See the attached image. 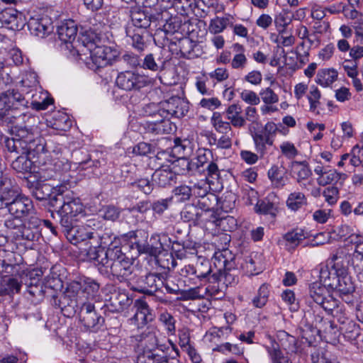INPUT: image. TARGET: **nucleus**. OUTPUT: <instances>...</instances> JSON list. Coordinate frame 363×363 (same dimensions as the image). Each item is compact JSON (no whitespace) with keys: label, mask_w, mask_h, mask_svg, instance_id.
<instances>
[{"label":"nucleus","mask_w":363,"mask_h":363,"mask_svg":"<svg viewBox=\"0 0 363 363\" xmlns=\"http://www.w3.org/2000/svg\"><path fill=\"white\" fill-rule=\"evenodd\" d=\"M131 24L126 28L127 36L132 39V45L139 52L144 50L151 37L150 27L156 17L147 10L134 8L130 11Z\"/></svg>","instance_id":"f257e3e1"},{"label":"nucleus","mask_w":363,"mask_h":363,"mask_svg":"<svg viewBox=\"0 0 363 363\" xmlns=\"http://www.w3.org/2000/svg\"><path fill=\"white\" fill-rule=\"evenodd\" d=\"M126 247L115 245L113 250L109 252V259L106 267L110 268L111 274L120 282L126 281L133 274V258L129 257L123 252Z\"/></svg>","instance_id":"f03ea898"},{"label":"nucleus","mask_w":363,"mask_h":363,"mask_svg":"<svg viewBox=\"0 0 363 363\" xmlns=\"http://www.w3.org/2000/svg\"><path fill=\"white\" fill-rule=\"evenodd\" d=\"M228 251L224 250L214 255V264L218 269L210 277L212 284H222L225 288L238 281L237 272L234 267L235 262L233 259H228Z\"/></svg>","instance_id":"7ed1b4c3"},{"label":"nucleus","mask_w":363,"mask_h":363,"mask_svg":"<svg viewBox=\"0 0 363 363\" xmlns=\"http://www.w3.org/2000/svg\"><path fill=\"white\" fill-rule=\"evenodd\" d=\"M65 186L58 187V193L50 199V206L59 208V213H65L77 217L84 212V206L79 199L73 196L70 191H65Z\"/></svg>","instance_id":"20e7f679"},{"label":"nucleus","mask_w":363,"mask_h":363,"mask_svg":"<svg viewBox=\"0 0 363 363\" xmlns=\"http://www.w3.org/2000/svg\"><path fill=\"white\" fill-rule=\"evenodd\" d=\"M30 125H13L12 138L5 137L4 144L6 150L10 153L25 154L26 147L35 138Z\"/></svg>","instance_id":"39448f33"},{"label":"nucleus","mask_w":363,"mask_h":363,"mask_svg":"<svg viewBox=\"0 0 363 363\" xmlns=\"http://www.w3.org/2000/svg\"><path fill=\"white\" fill-rule=\"evenodd\" d=\"M151 84L152 81L147 76L135 71L121 72L116 79V86L126 91H140Z\"/></svg>","instance_id":"423d86ee"},{"label":"nucleus","mask_w":363,"mask_h":363,"mask_svg":"<svg viewBox=\"0 0 363 363\" xmlns=\"http://www.w3.org/2000/svg\"><path fill=\"white\" fill-rule=\"evenodd\" d=\"M346 269L347 267L342 263L340 257L335 255L327 264L320 265L319 271L320 281L332 289L340 277L345 274Z\"/></svg>","instance_id":"0eeeda50"},{"label":"nucleus","mask_w":363,"mask_h":363,"mask_svg":"<svg viewBox=\"0 0 363 363\" xmlns=\"http://www.w3.org/2000/svg\"><path fill=\"white\" fill-rule=\"evenodd\" d=\"M77 312L79 320L86 330L96 333L104 326V318L96 311L94 304L90 300L82 302Z\"/></svg>","instance_id":"6e6552de"},{"label":"nucleus","mask_w":363,"mask_h":363,"mask_svg":"<svg viewBox=\"0 0 363 363\" xmlns=\"http://www.w3.org/2000/svg\"><path fill=\"white\" fill-rule=\"evenodd\" d=\"M308 296L324 311H330L337 306V299L330 294L326 286L321 281H315L308 286Z\"/></svg>","instance_id":"1a4fd4ad"},{"label":"nucleus","mask_w":363,"mask_h":363,"mask_svg":"<svg viewBox=\"0 0 363 363\" xmlns=\"http://www.w3.org/2000/svg\"><path fill=\"white\" fill-rule=\"evenodd\" d=\"M23 186L28 189L29 193L37 200L43 201L54 196L53 194L58 193V187L46 183L45 181L36 179L35 177L30 176L23 181ZM50 203V201L49 202Z\"/></svg>","instance_id":"9d476101"},{"label":"nucleus","mask_w":363,"mask_h":363,"mask_svg":"<svg viewBox=\"0 0 363 363\" xmlns=\"http://www.w3.org/2000/svg\"><path fill=\"white\" fill-rule=\"evenodd\" d=\"M83 300L81 298H74L67 293L52 294L51 303L59 308L65 315L70 316L76 313L80 308Z\"/></svg>","instance_id":"9b49d317"},{"label":"nucleus","mask_w":363,"mask_h":363,"mask_svg":"<svg viewBox=\"0 0 363 363\" xmlns=\"http://www.w3.org/2000/svg\"><path fill=\"white\" fill-rule=\"evenodd\" d=\"M26 149L27 150L25 154L33 158L37 157L39 162L40 160L52 157V153H55V150L52 148V143L46 142L43 138H34Z\"/></svg>","instance_id":"f8f14e48"},{"label":"nucleus","mask_w":363,"mask_h":363,"mask_svg":"<svg viewBox=\"0 0 363 363\" xmlns=\"http://www.w3.org/2000/svg\"><path fill=\"white\" fill-rule=\"evenodd\" d=\"M134 306L136 308V312L135 315L129 319L130 325H133L136 326L138 329H140L154 320L155 315L152 313V310L149 307L145 300H135Z\"/></svg>","instance_id":"ddd939ff"},{"label":"nucleus","mask_w":363,"mask_h":363,"mask_svg":"<svg viewBox=\"0 0 363 363\" xmlns=\"http://www.w3.org/2000/svg\"><path fill=\"white\" fill-rule=\"evenodd\" d=\"M28 28L32 35L43 38L52 33L54 27L48 15H38L30 18Z\"/></svg>","instance_id":"4468645a"},{"label":"nucleus","mask_w":363,"mask_h":363,"mask_svg":"<svg viewBox=\"0 0 363 363\" xmlns=\"http://www.w3.org/2000/svg\"><path fill=\"white\" fill-rule=\"evenodd\" d=\"M162 112L168 117L182 118L189 111V102L179 96H172L167 100L161 101Z\"/></svg>","instance_id":"2eb2a0df"},{"label":"nucleus","mask_w":363,"mask_h":363,"mask_svg":"<svg viewBox=\"0 0 363 363\" xmlns=\"http://www.w3.org/2000/svg\"><path fill=\"white\" fill-rule=\"evenodd\" d=\"M171 243L172 239L167 234H152L147 238L144 254L157 257L166 247H169Z\"/></svg>","instance_id":"dca6fc26"},{"label":"nucleus","mask_w":363,"mask_h":363,"mask_svg":"<svg viewBox=\"0 0 363 363\" xmlns=\"http://www.w3.org/2000/svg\"><path fill=\"white\" fill-rule=\"evenodd\" d=\"M133 300L125 290L115 291L111 294L108 303L104 305L105 311L111 313H121L128 308Z\"/></svg>","instance_id":"f3484780"},{"label":"nucleus","mask_w":363,"mask_h":363,"mask_svg":"<svg viewBox=\"0 0 363 363\" xmlns=\"http://www.w3.org/2000/svg\"><path fill=\"white\" fill-rule=\"evenodd\" d=\"M155 121H146L143 124L147 133L155 135L170 134L176 130V125L165 115Z\"/></svg>","instance_id":"a211bd4d"},{"label":"nucleus","mask_w":363,"mask_h":363,"mask_svg":"<svg viewBox=\"0 0 363 363\" xmlns=\"http://www.w3.org/2000/svg\"><path fill=\"white\" fill-rule=\"evenodd\" d=\"M131 342L135 344V351L155 350L158 347L155 333L149 329L139 335L132 336Z\"/></svg>","instance_id":"6ab92c4d"},{"label":"nucleus","mask_w":363,"mask_h":363,"mask_svg":"<svg viewBox=\"0 0 363 363\" xmlns=\"http://www.w3.org/2000/svg\"><path fill=\"white\" fill-rule=\"evenodd\" d=\"M291 177L302 188H306L311 182L308 179L312 175L311 169L306 161H293L290 165Z\"/></svg>","instance_id":"aec40b11"},{"label":"nucleus","mask_w":363,"mask_h":363,"mask_svg":"<svg viewBox=\"0 0 363 363\" xmlns=\"http://www.w3.org/2000/svg\"><path fill=\"white\" fill-rule=\"evenodd\" d=\"M33 209V205L32 201L26 196H21L20 194L16 198L10 200L9 211L16 218L26 216Z\"/></svg>","instance_id":"412c9836"},{"label":"nucleus","mask_w":363,"mask_h":363,"mask_svg":"<svg viewBox=\"0 0 363 363\" xmlns=\"http://www.w3.org/2000/svg\"><path fill=\"white\" fill-rule=\"evenodd\" d=\"M2 164L0 169V195L3 199L10 201L11 199L16 198L20 194L19 187L15 179L11 178L8 174H4L1 171Z\"/></svg>","instance_id":"4be33fe9"},{"label":"nucleus","mask_w":363,"mask_h":363,"mask_svg":"<svg viewBox=\"0 0 363 363\" xmlns=\"http://www.w3.org/2000/svg\"><path fill=\"white\" fill-rule=\"evenodd\" d=\"M1 101L4 104L6 108L4 113H7L8 111L13 113V109L27 107L28 103L24 96L18 91L15 89H9L3 93Z\"/></svg>","instance_id":"5701e85b"},{"label":"nucleus","mask_w":363,"mask_h":363,"mask_svg":"<svg viewBox=\"0 0 363 363\" xmlns=\"http://www.w3.org/2000/svg\"><path fill=\"white\" fill-rule=\"evenodd\" d=\"M276 199H277V195L274 193H270L265 198L258 199L254 207L255 212L259 215H269L273 218H276L278 213Z\"/></svg>","instance_id":"b1692460"},{"label":"nucleus","mask_w":363,"mask_h":363,"mask_svg":"<svg viewBox=\"0 0 363 363\" xmlns=\"http://www.w3.org/2000/svg\"><path fill=\"white\" fill-rule=\"evenodd\" d=\"M174 45L178 46L182 57L194 59L201 55V46L189 37L180 38Z\"/></svg>","instance_id":"393cba45"},{"label":"nucleus","mask_w":363,"mask_h":363,"mask_svg":"<svg viewBox=\"0 0 363 363\" xmlns=\"http://www.w3.org/2000/svg\"><path fill=\"white\" fill-rule=\"evenodd\" d=\"M167 167L164 164H160V167L152 175V182L160 187L165 188L177 183V177L174 172Z\"/></svg>","instance_id":"a878e982"},{"label":"nucleus","mask_w":363,"mask_h":363,"mask_svg":"<svg viewBox=\"0 0 363 363\" xmlns=\"http://www.w3.org/2000/svg\"><path fill=\"white\" fill-rule=\"evenodd\" d=\"M116 245L113 242L108 245L106 250L101 245L89 247L86 252V256L88 259L96 262L98 264L103 267L107 266L109 259V252L113 251Z\"/></svg>","instance_id":"bb28decb"},{"label":"nucleus","mask_w":363,"mask_h":363,"mask_svg":"<svg viewBox=\"0 0 363 363\" xmlns=\"http://www.w3.org/2000/svg\"><path fill=\"white\" fill-rule=\"evenodd\" d=\"M0 274L2 277H9L18 272V264L16 263L14 255L11 253L7 254L6 250H0Z\"/></svg>","instance_id":"cd10ccee"},{"label":"nucleus","mask_w":363,"mask_h":363,"mask_svg":"<svg viewBox=\"0 0 363 363\" xmlns=\"http://www.w3.org/2000/svg\"><path fill=\"white\" fill-rule=\"evenodd\" d=\"M0 274L2 277H9L18 272V264L16 263L14 255L11 253L7 254L6 250H0Z\"/></svg>","instance_id":"c85d7f7f"},{"label":"nucleus","mask_w":363,"mask_h":363,"mask_svg":"<svg viewBox=\"0 0 363 363\" xmlns=\"http://www.w3.org/2000/svg\"><path fill=\"white\" fill-rule=\"evenodd\" d=\"M125 240L132 241L133 244L135 245L138 250V255L144 254L146 243L149 234L147 231L140 229L136 230H131L127 233L121 235Z\"/></svg>","instance_id":"c756f323"},{"label":"nucleus","mask_w":363,"mask_h":363,"mask_svg":"<svg viewBox=\"0 0 363 363\" xmlns=\"http://www.w3.org/2000/svg\"><path fill=\"white\" fill-rule=\"evenodd\" d=\"M167 62V60L162 56V53H150L147 55L142 61L141 67L152 72H161L165 69Z\"/></svg>","instance_id":"7c9ffc66"},{"label":"nucleus","mask_w":363,"mask_h":363,"mask_svg":"<svg viewBox=\"0 0 363 363\" xmlns=\"http://www.w3.org/2000/svg\"><path fill=\"white\" fill-rule=\"evenodd\" d=\"M58 38L64 43H72L76 38L77 28L74 21L68 20L57 26Z\"/></svg>","instance_id":"2f4dec72"},{"label":"nucleus","mask_w":363,"mask_h":363,"mask_svg":"<svg viewBox=\"0 0 363 363\" xmlns=\"http://www.w3.org/2000/svg\"><path fill=\"white\" fill-rule=\"evenodd\" d=\"M212 152L207 149L199 150L196 153V157L191 160V172L194 174L196 172H205L206 165L209 164L212 158Z\"/></svg>","instance_id":"473e14b6"},{"label":"nucleus","mask_w":363,"mask_h":363,"mask_svg":"<svg viewBox=\"0 0 363 363\" xmlns=\"http://www.w3.org/2000/svg\"><path fill=\"white\" fill-rule=\"evenodd\" d=\"M323 173L322 177L317 178L318 184L323 186L331 184H333V186L337 184L342 185L347 177L346 174L339 172L335 169L328 168L326 172Z\"/></svg>","instance_id":"72a5a7b5"},{"label":"nucleus","mask_w":363,"mask_h":363,"mask_svg":"<svg viewBox=\"0 0 363 363\" xmlns=\"http://www.w3.org/2000/svg\"><path fill=\"white\" fill-rule=\"evenodd\" d=\"M49 164L53 167L55 171L54 174L49 176L50 179H58L59 180H62L63 182L68 181V179H66V176L64 175L67 173H69L71 169V164L65 158L52 159Z\"/></svg>","instance_id":"f704fd0d"},{"label":"nucleus","mask_w":363,"mask_h":363,"mask_svg":"<svg viewBox=\"0 0 363 363\" xmlns=\"http://www.w3.org/2000/svg\"><path fill=\"white\" fill-rule=\"evenodd\" d=\"M242 110L240 105L232 104L228 106L223 114L225 115V118L230 121V123L235 127H242L246 123V119L242 116Z\"/></svg>","instance_id":"c9c22d12"},{"label":"nucleus","mask_w":363,"mask_h":363,"mask_svg":"<svg viewBox=\"0 0 363 363\" xmlns=\"http://www.w3.org/2000/svg\"><path fill=\"white\" fill-rule=\"evenodd\" d=\"M203 212L195 202L185 205L181 212V217L185 222H191L194 225L200 224Z\"/></svg>","instance_id":"e433bc0d"},{"label":"nucleus","mask_w":363,"mask_h":363,"mask_svg":"<svg viewBox=\"0 0 363 363\" xmlns=\"http://www.w3.org/2000/svg\"><path fill=\"white\" fill-rule=\"evenodd\" d=\"M194 277L200 281H208L211 283L212 268L210 261L207 259H201L196 262L194 265Z\"/></svg>","instance_id":"4c0bfd02"},{"label":"nucleus","mask_w":363,"mask_h":363,"mask_svg":"<svg viewBox=\"0 0 363 363\" xmlns=\"http://www.w3.org/2000/svg\"><path fill=\"white\" fill-rule=\"evenodd\" d=\"M89 230V229L84 227L82 224L75 225L68 233L67 239L73 245L93 239L91 232Z\"/></svg>","instance_id":"58836bf2"},{"label":"nucleus","mask_w":363,"mask_h":363,"mask_svg":"<svg viewBox=\"0 0 363 363\" xmlns=\"http://www.w3.org/2000/svg\"><path fill=\"white\" fill-rule=\"evenodd\" d=\"M81 280L83 286L84 296L88 297V300L91 301L98 295L101 283L98 279L89 277H82Z\"/></svg>","instance_id":"ea45409f"},{"label":"nucleus","mask_w":363,"mask_h":363,"mask_svg":"<svg viewBox=\"0 0 363 363\" xmlns=\"http://www.w3.org/2000/svg\"><path fill=\"white\" fill-rule=\"evenodd\" d=\"M40 235V230L32 229L23 224L21 228L15 232V240L20 244L26 245L27 242H33L37 240Z\"/></svg>","instance_id":"a19ab883"},{"label":"nucleus","mask_w":363,"mask_h":363,"mask_svg":"<svg viewBox=\"0 0 363 363\" xmlns=\"http://www.w3.org/2000/svg\"><path fill=\"white\" fill-rule=\"evenodd\" d=\"M338 72L334 68L320 69L318 71L315 82L323 86H330L337 79Z\"/></svg>","instance_id":"79ce46f5"},{"label":"nucleus","mask_w":363,"mask_h":363,"mask_svg":"<svg viewBox=\"0 0 363 363\" xmlns=\"http://www.w3.org/2000/svg\"><path fill=\"white\" fill-rule=\"evenodd\" d=\"M21 284L14 277H2L0 282V296L19 293Z\"/></svg>","instance_id":"37998d69"},{"label":"nucleus","mask_w":363,"mask_h":363,"mask_svg":"<svg viewBox=\"0 0 363 363\" xmlns=\"http://www.w3.org/2000/svg\"><path fill=\"white\" fill-rule=\"evenodd\" d=\"M27 285V293L30 297L35 298L34 301L36 302L40 301L45 296L46 286H43V283L40 281L39 279L30 278V282L26 284Z\"/></svg>","instance_id":"c03bdc74"},{"label":"nucleus","mask_w":363,"mask_h":363,"mask_svg":"<svg viewBox=\"0 0 363 363\" xmlns=\"http://www.w3.org/2000/svg\"><path fill=\"white\" fill-rule=\"evenodd\" d=\"M0 119L3 122L11 123L16 125H23V123L28 125L32 123V121H35V118L30 114L22 113L18 116H14L11 111L0 113Z\"/></svg>","instance_id":"a18cd8bd"},{"label":"nucleus","mask_w":363,"mask_h":363,"mask_svg":"<svg viewBox=\"0 0 363 363\" xmlns=\"http://www.w3.org/2000/svg\"><path fill=\"white\" fill-rule=\"evenodd\" d=\"M170 169L177 175L194 174L191 172V160L185 157H179L176 160H173L171 163Z\"/></svg>","instance_id":"49530a36"},{"label":"nucleus","mask_w":363,"mask_h":363,"mask_svg":"<svg viewBox=\"0 0 363 363\" xmlns=\"http://www.w3.org/2000/svg\"><path fill=\"white\" fill-rule=\"evenodd\" d=\"M305 238L306 235L301 229H294L283 235V239L286 242V247L289 251L294 250Z\"/></svg>","instance_id":"de8ad7c7"},{"label":"nucleus","mask_w":363,"mask_h":363,"mask_svg":"<svg viewBox=\"0 0 363 363\" xmlns=\"http://www.w3.org/2000/svg\"><path fill=\"white\" fill-rule=\"evenodd\" d=\"M208 143L211 146H216L219 149H230L232 146V134H223L217 137L216 133L212 132L206 135Z\"/></svg>","instance_id":"09e8293b"},{"label":"nucleus","mask_w":363,"mask_h":363,"mask_svg":"<svg viewBox=\"0 0 363 363\" xmlns=\"http://www.w3.org/2000/svg\"><path fill=\"white\" fill-rule=\"evenodd\" d=\"M255 145L257 152L262 157L266 152L267 145H272L273 141L269 138V134L265 130H262L259 133H255L252 135Z\"/></svg>","instance_id":"8fccbe9b"},{"label":"nucleus","mask_w":363,"mask_h":363,"mask_svg":"<svg viewBox=\"0 0 363 363\" xmlns=\"http://www.w3.org/2000/svg\"><path fill=\"white\" fill-rule=\"evenodd\" d=\"M332 290L337 291L340 295L345 296L351 294L354 291V286L351 277L347 274V268L345 270V274L340 277Z\"/></svg>","instance_id":"3c124183"},{"label":"nucleus","mask_w":363,"mask_h":363,"mask_svg":"<svg viewBox=\"0 0 363 363\" xmlns=\"http://www.w3.org/2000/svg\"><path fill=\"white\" fill-rule=\"evenodd\" d=\"M286 203L289 209L297 211L307 205V199L303 193L294 191L289 195Z\"/></svg>","instance_id":"603ef678"},{"label":"nucleus","mask_w":363,"mask_h":363,"mask_svg":"<svg viewBox=\"0 0 363 363\" xmlns=\"http://www.w3.org/2000/svg\"><path fill=\"white\" fill-rule=\"evenodd\" d=\"M11 163V167L18 173H30L31 172L33 162L26 154H19Z\"/></svg>","instance_id":"864d4df0"},{"label":"nucleus","mask_w":363,"mask_h":363,"mask_svg":"<svg viewBox=\"0 0 363 363\" xmlns=\"http://www.w3.org/2000/svg\"><path fill=\"white\" fill-rule=\"evenodd\" d=\"M268 177L272 185L276 188H283L287 182V177H284V172L277 165H273L268 170Z\"/></svg>","instance_id":"5fc2aeb1"},{"label":"nucleus","mask_w":363,"mask_h":363,"mask_svg":"<svg viewBox=\"0 0 363 363\" xmlns=\"http://www.w3.org/2000/svg\"><path fill=\"white\" fill-rule=\"evenodd\" d=\"M211 123L216 131L220 134H232V128L230 123L223 120L222 115L218 112H214L211 118Z\"/></svg>","instance_id":"6e6d98bb"},{"label":"nucleus","mask_w":363,"mask_h":363,"mask_svg":"<svg viewBox=\"0 0 363 363\" xmlns=\"http://www.w3.org/2000/svg\"><path fill=\"white\" fill-rule=\"evenodd\" d=\"M193 202H195L201 211H213L218 207L219 198L216 194L211 192L198 200H193Z\"/></svg>","instance_id":"4d7b16f0"},{"label":"nucleus","mask_w":363,"mask_h":363,"mask_svg":"<svg viewBox=\"0 0 363 363\" xmlns=\"http://www.w3.org/2000/svg\"><path fill=\"white\" fill-rule=\"evenodd\" d=\"M163 273H149L145 275L147 295L152 296L162 289Z\"/></svg>","instance_id":"13d9d810"},{"label":"nucleus","mask_w":363,"mask_h":363,"mask_svg":"<svg viewBox=\"0 0 363 363\" xmlns=\"http://www.w3.org/2000/svg\"><path fill=\"white\" fill-rule=\"evenodd\" d=\"M232 17L230 16L218 17L212 19L209 26V30L211 33H219L222 32L227 26H233Z\"/></svg>","instance_id":"bf43d9fd"},{"label":"nucleus","mask_w":363,"mask_h":363,"mask_svg":"<svg viewBox=\"0 0 363 363\" xmlns=\"http://www.w3.org/2000/svg\"><path fill=\"white\" fill-rule=\"evenodd\" d=\"M192 196V186L181 184L172 190V199H175L178 202H185Z\"/></svg>","instance_id":"052dcab7"},{"label":"nucleus","mask_w":363,"mask_h":363,"mask_svg":"<svg viewBox=\"0 0 363 363\" xmlns=\"http://www.w3.org/2000/svg\"><path fill=\"white\" fill-rule=\"evenodd\" d=\"M205 174L206 180L209 184L214 185L215 183H220V170L218 169L217 164L211 161L205 168Z\"/></svg>","instance_id":"680f3d73"},{"label":"nucleus","mask_w":363,"mask_h":363,"mask_svg":"<svg viewBox=\"0 0 363 363\" xmlns=\"http://www.w3.org/2000/svg\"><path fill=\"white\" fill-rule=\"evenodd\" d=\"M233 49L236 52L232 60V67L235 69L243 68L247 64V57L244 55L245 48L242 45L235 43L233 45Z\"/></svg>","instance_id":"e2e57ef3"},{"label":"nucleus","mask_w":363,"mask_h":363,"mask_svg":"<svg viewBox=\"0 0 363 363\" xmlns=\"http://www.w3.org/2000/svg\"><path fill=\"white\" fill-rule=\"evenodd\" d=\"M218 208L213 209V211H203V216L200 223H203L209 227L217 228V224L220 217V214L218 212Z\"/></svg>","instance_id":"0e129e2a"},{"label":"nucleus","mask_w":363,"mask_h":363,"mask_svg":"<svg viewBox=\"0 0 363 363\" xmlns=\"http://www.w3.org/2000/svg\"><path fill=\"white\" fill-rule=\"evenodd\" d=\"M236 196L230 192L219 198L218 208L225 213L230 212L235 207Z\"/></svg>","instance_id":"69168bd1"},{"label":"nucleus","mask_w":363,"mask_h":363,"mask_svg":"<svg viewBox=\"0 0 363 363\" xmlns=\"http://www.w3.org/2000/svg\"><path fill=\"white\" fill-rule=\"evenodd\" d=\"M338 331L342 333L345 338L354 339L359 334V328L353 320H350L345 324L339 325Z\"/></svg>","instance_id":"338daca9"},{"label":"nucleus","mask_w":363,"mask_h":363,"mask_svg":"<svg viewBox=\"0 0 363 363\" xmlns=\"http://www.w3.org/2000/svg\"><path fill=\"white\" fill-rule=\"evenodd\" d=\"M137 353V363H157L161 354L155 352V350L135 351Z\"/></svg>","instance_id":"774afa93"}]
</instances>
